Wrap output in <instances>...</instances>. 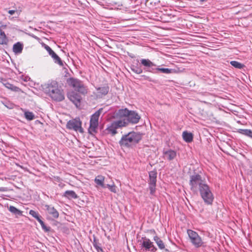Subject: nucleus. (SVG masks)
<instances>
[{
    "label": "nucleus",
    "instance_id": "9b49d317",
    "mask_svg": "<svg viewBox=\"0 0 252 252\" xmlns=\"http://www.w3.org/2000/svg\"><path fill=\"white\" fill-rule=\"evenodd\" d=\"M96 90V93H94V94L97 98H102L108 94L109 91V87L108 85H104L101 87H95Z\"/></svg>",
    "mask_w": 252,
    "mask_h": 252
},
{
    "label": "nucleus",
    "instance_id": "473e14b6",
    "mask_svg": "<svg viewBox=\"0 0 252 252\" xmlns=\"http://www.w3.org/2000/svg\"><path fill=\"white\" fill-rule=\"evenodd\" d=\"M106 188H108L113 193H116L117 191V187L113 183L112 185L106 184L105 185Z\"/></svg>",
    "mask_w": 252,
    "mask_h": 252
},
{
    "label": "nucleus",
    "instance_id": "423d86ee",
    "mask_svg": "<svg viewBox=\"0 0 252 252\" xmlns=\"http://www.w3.org/2000/svg\"><path fill=\"white\" fill-rule=\"evenodd\" d=\"M198 191H199L201 197L206 204H212L214 199V195L210 188L207 184L203 187L201 186V188Z\"/></svg>",
    "mask_w": 252,
    "mask_h": 252
},
{
    "label": "nucleus",
    "instance_id": "20e7f679",
    "mask_svg": "<svg viewBox=\"0 0 252 252\" xmlns=\"http://www.w3.org/2000/svg\"><path fill=\"white\" fill-rule=\"evenodd\" d=\"M102 111V108H99L97 111L91 116L90 126L88 129V132L90 134H94L97 132V129L98 126V120Z\"/></svg>",
    "mask_w": 252,
    "mask_h": 252
},
{
    "label": "nucleus",
    "instance_id": "f704fd0d",
    "mask_svg": "<svg viewBox=\"0 0 252 252\" xmlns=\"http://www.w3.org/2000/svg\"><path fill=\"white\" fill-rule=\"evenodd\" d=\"M158 67H157L156 65L153 63V65H152L151 67H149L147 68L146 70L152 73H156L157 71H158Z\"/></svg>",
    "mask_w": 252,
    "mask_h": 252
},
{
    "label": "nucleus",
    "instance_id": "c756f323",
    "mask_svg": "<svg viewBox=\"0 0 252 252\" xmlns=\"http://www.w3.org/2000/svg\"><path fill=\"white\" fill-rule=\"evenodd\" d=\"M150 194L154 195L156 190V183H148Z\"/></svg>",
    "mask_w": 252,
    "mask_h": 252
},
{
    "label": "nucleus",
    "instance_id": "b1692460",
    "mask_svg": "<svg viewBox=\"0 0 252 252\" xmlns=\"http://www.w3.org/2000/svg\"><path fill=\"white\" fill-rule=\"evenodd\" d=\"M130 69L133 72L137 74H140L143 72L142 69L138 63H136V64H131Z\"/></svg>",
    "mask_w": 252,
    "mask_h": 252
},
{
    "label": "nucleus",
    "instance_id": "a18cd8bd",
    "mask_svg": "<svg viewBox=\"0 0 252 252\" xmlns=\"http://www.w3.org/2000/svg\"><path fill=\"white\" fill-rule=\"evenodd\" d=\"M16 189H17L18 190V191L17 190V193H18V192L19 193V191H20L21 189H20V188H18L17 187H16Z\"/></svg>",
    "mask_w": 252,
    "mask_h": 252
},
{
    "label": "nucleus",
    "instance_id": "de8ad7c7",
    "mask_svg": "<svg viewBox=\"0 0 252 252\" xmlns=\"http://www.w3.org/2000/svg\"><path fill=\"white\" fill-rule=\"evenodd\" d=\"M16 89H17V92H18V91H21V89H19L18 87H17Z\"/></svg>",
    "mask_w": 252,
    "mask_h": 252
},
{
    "label": "nucleus",
    "instance_id": "37998d69",
    "mask_svg": "<svg viewBox=\"0 0 252 252\" xmlns=\"http://www.w3.org/2000/svg\"><path fill=\"white\" fill-rule=\"evenodd\" d=\"M21 214H22V212L20 210L17 209V215H21Z\"/></svg>",
    "mask_w": 252,
    "mask_h": 252
},
{
    "label": "nucleus",
    "instance_id": "58836bf2",
    "mask_svg": "<svg viewBox=\"0 0 252 252\" xmlns=\"http://www.w3.org/2000/svg\"><path fill=\"white\" fill-rule=\"evenodd\" d=\"M44 48L51 56L55 53L54 51L47 45L45 44Z\"/></svg>",
    "mask_w": 252,
    "mask_h": 252
},
{
    "label": "nucleus",
    "instance_id": "c85d7f7f",
    "mask_svg": "<svg viewBox=\"0 0 252 252\" xmlns=\"http://www.w3.org/2000/svg\"><path fill=\"white\" fill-rule=\"evenodd\" d=\"M93 244V246L95 248L98 252L103 251L102 248L100 247V244H99L98 240H96L95 237H94Z\"/></svg>",
    "mask_w": 252,
    "mask_h": 252
},
{
    "label": "nucleus",
    "instance_id": "ea45409f",
    "mask_svg": "<svg viewBox=\"0 0 252 252\" xmlns=\"http://www.w3.org/2000/svg\"><path fill=\"white\" fill-rule=\"evenodd\" d=\"M9 211H10L11 212H13V213L16 212V207H15L14 206H10Z\"/></svg>",
    "mask_w": 252,
    "mask_h": 252
},
{
    "label": "nucleus",
    "instance_id": "7c9ffc66",
    "mask_svg": "<svg viewBox=\"0 0 252 252\" xmlns=\"http://www.w3.org/2000/svg\"><path fill=\"white\" fill-rule=\"evenodd\" d=\"M24 116H25V117L26 118V119L29 121H31L32 120L34 119V114L32 112H30V111H25L24 112Z\"/></svg>",
    "mask_w": 252,
    "mask_h": 252
},
{
    "label": "nucleus",
    "instance_id": "a211bd4d",
    "mask_svg": "<svg viewBox=\"0 0 252 252\" xmlns=\"http://www.w3.org/2000/svg\"><path fill=\"white\" fill-rule=\"evenodd\" d=\"M63 196L64 197H65L68 199H77L78 197L77 194L73 190L65 191L64 192Z\"/></svg>",
    "mask_w": 252,
    "mask_h": 252
},
{
    "label": "nucleus",
    "instance_id": "0eeeda50",
    "mask_svg": "<svg viewBox=\"0 0 252 252\" xmlns=\"http://www.w3.org/2000/svg\"><path fill=\"white\" fill-rule=\"evenodd\" d=\"M68 84L74 90L83 94H86L88 92V89L86 86L84 85L83 83L80 80L74 78H70L67 80Z\"/></svg>",
    "mask_w": 252,
    "mask_h": 252
},
{
    "label": "nucleus",
    "instance_id": "a878e982",
    "mask_svg": "<svg viewBox=\"0 0 252 252\" xmlns=\"http://www.w3.org/2000/svg\"><path fill=\"white\" fill-rule=\"evenodd\" d=\"M239 133L252 138V130L248 129H239Z\"/></svg>",
    "mask_w": 252,
    "mask_h": 252
},
{
    "label": "nucleus",
    "instance_id": "f257e3e1",
    "mask_svg": "<svg viewBox=\"0 0 252 252\" xmlns=\"http://www.w3.org/2000/svg\"><path fill=\"white\" fill-rule=\"evenodd\" d=\"M43 89L45 93L54 101L60 102L64 99L63 90L55 81H52L46 84Z\"/></svg>",
    "mask_w": 252,
    "mask_h": 252
},
{
    "label": "nucleus",
    "instance_id": "f3484780",
    "mask_svg": "<svg viewBox=\"0 0 252 252\" xmlns=\"http://www.w3.org/2000/svg\"><path fill=\"white\" fill-rule=\"evenodd\" d=\"M30 79L28 76L23 74L22 72L18 71V73H17V82H19L21 84L25 85L24 83L27 82Z\"/></svg>",
    "mask_w": 252,
    "mask_h": 252
},
{
    "label": "nucleus",
    "instance_id": "f8f14e48",
    "mask_svg": "<svg viewBox=\"0 0 252 252\" xmlns=\"http://www.w3.org/2000/svg\"><path fill=\"white\" fill-rule=\"evenodd\" d=\"M140 119V116L136 111L130 110L127 118H124L123 119H125L126 120L127 124L129 123L133 124H136L139 122Z\"/></svg>",
    "mask_w": 252,
    "mask_h": 252
},
{
    "label": "nucleus",
    "instance_id": "6e6552de",
    "mask_svg": "<svg viewBox=\"0 0 252 252\" xmlns=\"http://www.w3.org/2000/svg\"><path fill=\"white\" fill-rule=\"evenodd\" d=\"M127 125V123L125 119L114 121L107 125L106 130L108 133L114 136L117 133V129L126 126Z\"/></svg>",
    "mask_w": 252,
    "mask_h": 252
},
{
    "label": "nucleus",
    "instance_id": "412c9836",
    "mask_svg": "<svg viewBox=\"0 0 252 252\" xmlns=\"http://www.w3.org/2000/svg\"><path fill=\"white\" fill-rule=\"evenodd\" d=\"M183 138L186 142L189 143L193 140V135L191 133L185 131L183 132Z\"/></svg>",
    "mask_w": 252,
    "mask_h": 252
},
{
    "label": "nucleus",
    "instance_id": "4be33fe9",
    "mask_svg": "<svg viewBox=\"0 0 252 252\" xmlns=\"http://www.w3.org/2000/svg\"><path fill=\"white\" fill-rule=\"evenodd\" d=\"M129 112L130 110L127 108L121 109L118 110L117 114L120 117H125V118L127 119Z\"/></svg>",
    "mask_w": 252,
    "mask_h": 252
},
{
    "label": "nucleus",
    "instance_id": "dca6fc26",
    "mask_svg": "<svg viewBox=\"0 0 252 252\" xmlns=\"http://www.w3.org/2000/svg\"><path fill=\"white\" fill-rule=\"evenodd\" d=\"M163 155L164 158L169 161L174 159L177 156V152L173 150L170 149L163 151Z\"/></svg>",
    "mask_w": 252,
    "mask_h": 252
},
{
    "label": "nucleus",
    "instance_id": "ddd939ff",
    "mask_svg": "<svg viewBox=\"0 0 252 252\" xmlns=\"http://www.w3.org/2000/svg\"><path fill=\"white\" fill-rule=\"evenodd\" d=\"M67 97L76 107L80 105L81 97L79 94L74 92H71L68 94Z\"/></svg>",
    "mask_w": 252,
    "mask_h": 252
},
{
    "label": "nucleus",
    "instance_id": "09e8293b",
    "mask_svg": "<svg viewBox=\"0 0 252 252\" xmlns=\"http://www.w3.org/2000/svg\"><path fill=\"white\" fill-rule=\"evenodd\" d=\"M200 2H204L206 1L207 0H199Z\"/></svg>",
    "mask_w": 252,
    "mask_h": 252
},
{
    "label": "nucleus",
    "instance_id": "5701e85b",
    "mask_svg": "<svg viewBox=\"0 0 252 252\" xmlns=\"http://www.w3.org/2000/svg\"><path fill=\"white\" fill-rule=\"evenodd\" d=\"M154 240L155 241L160 250H162L165 249V245L163 242L158 236H154Z\"/></svg>",
    "mask_w": 252,
    "mask_h": 252
},
{
    "label": "nucleus",
    "instance_id": "39448f33",
    "mask_svg": "<svg viewBox=\"0 0 252 252\" xmlns=\"http://www.w3.org/2000/svg\"><path fill=\"white\" fill-rule=\"evenodd\" d=\"M187 233L190 240L191 244L196 248L200 247H205L206 246V243H205L201 237L198 234L191 229L187 230Z\"/></svg>",
    "mask_w": 252,
    "mask_h": 252
},
{
    "label": "nucleus",
    "instance_id": "9d476101",
    "mask_svg": "<svg viewBox=\"0 0 252 252\" xmlns=\"http://www.w3.org/2000/svg\"><path fill=\"white\" fill-rule=\"evenodd\" d=\"M66 127L69 129H73L75 131H79L83 132V129L81 127V122L79 118L69 120L66 125Z\"/></svg>",
    "mask_w": 252,
    "mask_h": 252
},
{
    "label": "nucleus",
    "instance_id": "2eb2a0df",
    "mask_svg": "<svg viewBox=\"0 0 252 252\" xmlns=\"http://www.w3.org/2000/svg\"><path fill=\"white\" fill-rule=\"evenodd\" d=\"M6 28V25L0 23V44H6L8 41L7 38L3 31Z\"/></svg>",
    "mask_w": 252,
    "mask_h": 252
},
{
    "label": "nucleus",
    "instance_id": "49530a36",
    "mask_svg": "<svg viewBox=\"0 0 252 252\" xmlns=\"http://www.w3.org/2000/svg\"><path fill=\"white\" fill-rule=\"evenodd\" d=\"M24 195H25V194H24ZM19 197L21 198H25V197L24 196H21V195H19Z\"/></svg>",
    "mask_w": 252,
    "mask_h": 252
},
{
    "label": "nucleus",
    "instance_id": "c9c22d12",
    "mask_svg": "<svg viewBox=\"0 0 252 252\" xmlns=\"http://www.w3.org/2000/svg\"><path fill=\"white\" fill-rule=\"evenodd\" d=\"M172 69H169L168 68H159L158 67V71H160L161 72H162L163 73H165V74L171 73L172 72Z\"/></svg>",
    "mask_w": 252,
    "mask_h": 252
},
{
    "label": "nucleus",
    "instance_id": "2f4dec72",
    "mask_svg": "<svg viewBox=\"0 0 252 252\" xmlns=\"http://www.w3.org/2000/svg\"><path fill=\"white\" fill-rule=\"evenodd\" d=\"M41 217L40 216L38 219H36V220L39 222V223L40 224L42 229L44 230L45 231L47 232L49 231L50 230L49 227H47L46 225L45 224L43 221L41 219Z\"/></svg>",
    "mask_w": 252,
    "mask_h": 252
},
{
    "label": "nucleus",
    "instance_id": "4c0bfd02",
    "mask_svg": "<svg viewBox=\"0 0 252 252\" xmlns=\"http://www.w3.org/2000/svg\"><path fill=\"white\" fill-rule=\"evenodd\" d=\"M29 214L36 220L40 217L38 212L32 210L30 211Z\"/></svg>",
    "mask_w": 252,
    "mask_h": 252
},
{
    "label": "nucleus",
    "instance_id": "c03bdc74",
    "mask_svg": "<svg viewBox=\"0 0 252 252\" xmlns=\"http://www.w3.org/2000/svg\"><path fill=\"white\" fill-rule=\"evenodd\" d=\"M13 50L15 53H16V43L13 46Z\"/></svg>",
    "mask_w": 252,
    "mask_h": 252
},
{
    "label": "nucleus",
    "instance_id": "79ce46f5",
    "mask_svg": "<svg viewBox=\"0 0 252 252\" xmlns=\"http://www.w3.org/2000/svg\"><path fill=\"white\" fill-rule=\"evenodd\" d=\"M15 10H10L8 11V13L10 15H13L15 13Z\"/></svg>",
    "mask_w": 252,
    "mask_h": 252
},
{
    "label": "nucleus",
    "instance_id": "aec40b11",
    "mask_svg": "<svg viewBox=\"0 0 252 252\" xmlns=\"http://www.w3.org/2000/svg\"><path fill=\"white\" fill-rule=\"evenodd\" d=\"M149 180L148 183H157V172L154 170L149 172Z\"/></svg>",
    "mask_w": 252,
    "mask_h": 252
},
{
    "label": "nucleus",
    "instance_id": "4468645a",
    "mask_svg": "<svg viewBox=\"0 0 252 252\" xmlns=\"http://www.w3.org/2000/svg\"><path fill=\"white\" fill-rule=\"evenodd\" d=\"M44 206V209L53 218L57 219L59 217V212L54 207L49 205H45Z\"/></svg>",
    "mask_w": 252,
    "mask_h": 252
},
{
    "label": "nucleus",
    "instance_id": "f03ea898",
    "mask_svg": "<svg viewBox=\"0 0 252 252\" xmlns=\"http://www.w3.org/2000/svg\"><path fill=\"white\" fill-rule=\"evenodd\" d=\"M141 139V134L139 132L131 131L122 136L119 141V144L121 147L129 148L137 144Z\"/></svg>",
    "mask_w": 252,
    "mask_h": 252
},
{
    "label": "nucleus",
    "instance_id": "1a4fd4ad",
    "mask_svg": "<svg viewBox=\"0 0 252 252\" xmlns=\"http://www.w3.org/2000/svg\"><path fill=\"white\" fill-rule=\"evenodd\" d=\"M140 245H141L143 250L146 252H156L157 248L154 245L153 243L146 237H142L140 240Z\"/></svg>",
    "mask_w": 252,
    "mask_h": 252
},
{
    "label": "nucleus",
    "instance_id": "bb28decb",
    "mask_svg": "<svg viewBox=\"0 0 252 252\" xmlns=\"http://www.w3.org/2000/svg\"><path fill=\"white\" fill-rule=\"evenodd\" d=\"M230 63L232 66L237 69H242L245 67L244 64L236 61H232L230 62Z\"/></svg>",
    "mask_w": 252,
    "mask_h": 252
},
{
    "label": "nucleus",
    "instance_id": "72a5a7b5",
    "mask_svg": "<svg viewBox=\"0 0 252 252\" xmlns=\"http://www.w3.org/2000/svg\"><path fill=\"white\" fill-rule=\"evenodd\" d=\"M23 44L20 42H17V55L21 54L23 49Z\"/></svg>",
    "mask_w": 252,
    "mask_h": 252
},
{
    "label": "nucleus",
    "instance_id": "a19ab883",
    "mask_svg": "<svg viewBox=\"0 0 252 252\" xmlns=\"http://www.w3.org/2000/svg\"><path fill=\"white\" fill-rule=\"evenodd\" d=\"M29 35H30V36H31L32 38H34L35 39H36V40H39V37H38L37 36H36V35H34L32 33H30Z\"/></svg>",
    "mask_w": 252,
    "mask_h": 252
},
{
    "label": "nucleus",
    "instance_id": "7ed1b4c3",
    "mask_svg": "<svg viewBox=\"0 0 252 252\" xmlns=\"http://www.w3.org/2000/svg\"><path fill=\"white\" fill-rule=\"evenodd\" d=\"M206 183L202 179L201 176L198 174H194L190 176L189 186L191 190L196 192Z\"/></svg>",
    "mask_w": 252,
    "mask_h": 252
},
{
    "label": "nucleus",
    "instance_id": "cd10ccee",
    "mask_svg": "<svg viewBox=\"0 0 252 252\" xmlns=\"http://www.w3.org/2000/svg\"><path fill=\"white\" fill-rule=\"evenodd\" d=\"M141 63L146 67V69L149 67H151L153 65V63L149 59H142L141 60Z\"/></svg>",
    "mask_w": 252,
    "mask_h": 252
},
{
    "label": "nucleus",
    "instance_id": "393cba45",
    "mask_svg": "<svg viewBox=\"0 0 252 252\" xmlns=\"http://www.w3.org/2000/svg\"><path fill=\"white\" fill-rule=\"evenodd\" d=\"M51 57L53 58L55 63L58 64L61 66L63 65V62L55 53L51 56Z\"/></svg>",
    "mask_w": 252,
    "mask_h": 252
},
{
    "label": "nucleus",
    "instance_id": "e433bc0d",
    "mask_svg": "<svg viewBox=\"0 0 252 252\" xmlns=\"http://www.w3.org/2000/svg\"><path fill=\"white\" fill-rule=\"evenodd\" d=\"M2 84L5 86V87L10 90H14V89L15 88V86L7 82L6 80H3L2 82Z\"/></svg>",
    "mask_w": 252,
    "mask_h": 252
},
{
    "label": "nucleus",
    "instance_id": "6ab92c4d",
    "mask_svg": "<svg viewBox=\"0 0 252 252\" xmlns=\"http://www.w3.org/2000/svg\"><path fill=\"white\" fill-rule=\"evenodd\" d=\"M104 177L103 176L98 175L95 178L94 181L97 185L101 186L102 188H106V186L104 184Z\"/></svg>",
    "mask_w": 252,
    "mask_h": 252
}]
</instances>
